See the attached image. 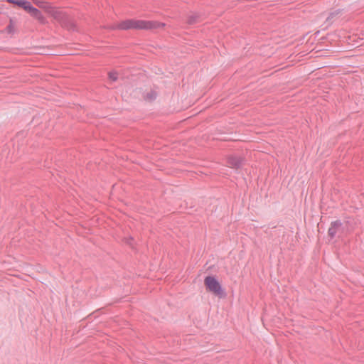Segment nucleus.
<instances>
[{
	"instance_id": "7ed1b4c3",
	"label": "nucleus",
	"mask_w": 364,
	"mask_h": 364,
	"mask_svg": "<svg viewBox=\"0 0 364 364\" xmlns=\"http://www.w3.org/2000/svg\"><path fill=\"white\" fill-rule=\"evenodd\" d=\"M16 4L23 8L32 16L38 19L43 18L41 12L38 9L33 7L29 1L25 0H18L17 2H16Z\"/></svg>"
},
{
	"instance_id": "39448f33",
	"label": "nucleus",
	"mask_w": 364,
	"mask_h": 364,
	"mask_svg": "<svg viewBox=\"0 0 364 364\" xmlns=\"http://www.w3.org/2000/svg\"><path fill=\"white\" fill-rule=\"evenodd\" d=\"M342 223L341 220H336L331 223V226L328 228V234L331 238H333L338 231L341 228Z\"/></svg>"
},
{
	"instance_id": "423d86ee",
	"label": "nucleus",
	"mask_w": 364,
	"mask_h": 364,
	"mask_svg": "<svg viewBox=\"0 0 364 364\" xmlns=\"http://www.w3.org/2000/svg\"><path fill=\"white\" fill-rule=\"evenodd\" d=\"M52 16L61 23H64V20L66 18L65 15L61 11L58 10L53 11Z\"/></svg>"
},
{
	"instance_id": "f03ea898",
	"label": "nucleus",
	"mask_w": 364,
	"mask_h": 364,
	"mask_svg": "<svg viewBox=\"0 0 364 364\" xmlns=\"http://www.w3.org/2000/svg\"><path fill=\"white\" fill-rule=\"evenodd\" d=\"M205 285L207 289L218 296H223L224 291L220 284L215 277L207 276L204 279Z\"/></svg>"
},
{
	"instance_id": "6e6552de",
	"label": "nucleus",
	"mask_w": 364,
	"mask_h": 364,
	"mask_svg": "<svg viewBox=\"0 0 364 364\" xmlns=\"http://www.w3.org/2000/svg\"><path fill=\"white\" fill-rule=\"evenodd\" d=\"M196 16H189L188 19V23L189 24H192V23H195L196 22Z\"/></svg>"
},
{
	"instance_id": "1a4fd4ad",
	"label": "nucleus",
	"mask_w": 364,
	"mask_h": 364,
	"mask_svg": "<svg viewBox=\"0 0 364 364\" xmlns=\"http://www.w3.org/2000/svg\"><path fill=\"white\" fill-rule=\"evenodd\" d=\"M34 3L39 7H41L44 4L43 1L40 0H33Z\"/></svg>"
},
{
	"instance_id": "f257e3e1",
	"label": "nucleus",
	"mask_w": 364,
	"mask_h": 364,
	"mask_svg": "<svg viewBox=\"0 0 364 364\" xmlns=\"http://www.w3.org/2000/svg\"><path fill=\"white\" fill-rule=\"evenodd\" d=\"M165 24L164 23H159L153 21H144V20H135V19H127L123 21L113 27V28L120 30H128V29H153L160 27H164Z\"/></svg>"
},
{
	"instance_id": "9d476101",
	"label": "nucleus",
	"mask_w": 364,
	"mask_h": 364,
	"mask_svg": "<svg viewBox=\"0 0 364 364\" xmlns=\"http://www.w3.org/2000/svg\"><path fill=\"white\" fill-rule=\"evenodd\" d=\"M147 98H149V100H154L156 98V94H151V96H147Z\"/></svg>"
},
{
	"instance_id": "f8f14e48",
	"label": "nucleus",
	"mask_w": 364,
	"mask_h": 364,
	"mask_svg": "<svg viewBox=\"0 0 364 364\" xmlns=\"http://www.w3.org/2000/svg\"><path fill=\"white\" fill-rule=\"evenodd\" d=\"M333 15H334V14H333V13H331V14H330V16L328 17V19H330V18H333Z\"/></svg>"
},
{
	"instance_id": "0eeeda50",
	"label": "nucleus",
	"mask_w": 364,
	"mask_h": 364,
	"mask_svg": "<svg viewBox=\"0 0 364 364\" xmlns=\"http://www.w3.org/2000/svg\"><path fill=\"white\" fill-rule=\"evenodd\" d=\"M109 78L110 80L114 82L117 80V73L114 71H112L109 73Z\"/></svg>"
},
{
	"instance_id": "9b49d317",
	"label": "nucleus",
	"mask_w": 364,
	"mask_h": 364,
	"mask_svg": "<svg viewBox=\"0 0 364 364\" xmlns=\"http://www.w3.org/2000/svg\"><path fill=\"white\" fill-rule=\"evenodd\" d=\"M18 1V0H6L7 2L15 4H16V2H17Z\"/></svg>"
},
{
	"instance_id": "20e7f679",
	"label": "nucleus",
	"mask_w": 364,
	"mask_h": 364,
	"mask_svg": "<svg viewBox=\"0 0 364 364\" xmlns=\"http://www.w3.org/2000/svg\"><path fill=\"white\" fill-rule=\"evenodd\" d=\"M228 165L233 168H240L243 164V159L241 157L230 156L228 159Z\"/></svg>"
}]
</instances>
